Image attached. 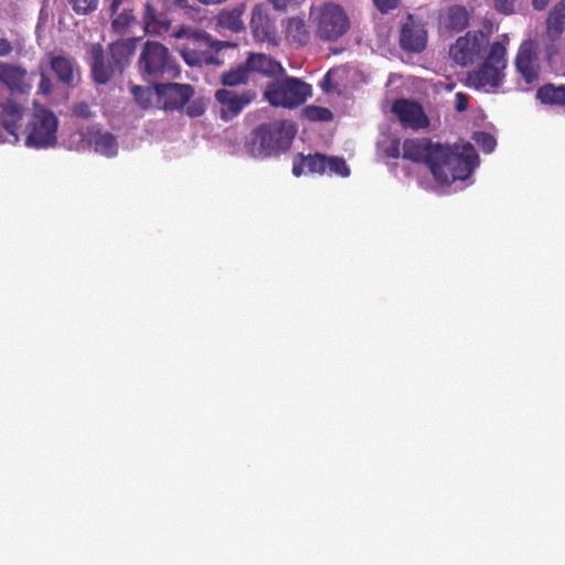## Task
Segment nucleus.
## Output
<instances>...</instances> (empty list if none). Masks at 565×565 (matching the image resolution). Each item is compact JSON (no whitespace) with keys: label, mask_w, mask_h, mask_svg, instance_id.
<instances>
[{"label":"nucleus","mask_w":565,"mask_h":565,"mask_svg":"<svg viewBox=\"0 0 565 565\" xmlns=\"http://www.w3.org/2000/svg\"><path fill=\"white\" fill-rule=\"evenodd\" d=\"M23 117V107L14 99H8L0 113V122L6 131L18 140L19 124Z\"/></svg>","instance_id":"393cba45"},{"label":"nucleus","mask_w":565,"mask_h":565,"mask_svg":"<svg viewBox=\"0 0 565 565\" xmlns=\"http://www.w3.org/2000/svg\"><path fill=\"white\" fill-rule=\"evenodd\" d=\"M545 55L548 61L553 58V56L557 53V47L555 45V42L550 41L548 44L545 45Z\"/></svg>","instance_id":"8fccbe9b"},{"label":"nucleus","mask_w":565,"mask_h":565,"mask_svg":"<svg viewBox=\"0 0 565 565\" xmlns=\"http://www.w3.org/2000/svg\"><path fill=\"white\" fill-rule=\"evenodd\" d=\"M469 19L466 7L454 4L439 14V28L449 33H458L469 26Z\"/></svg>","instance_id":"412c9836"},{"label":"nucleus","mask_w":565,"mask_h":565,"mask_svg":"<svg viewBox=\"0 0 565 565\" xmlns=\"http://www.w3.org/2000/svg\"><path fill=\"white\" fill-rule=\"evenodd\" d=\"M136 22V17L131 7H125L120 13L111 20V30L118 35L127 33L129 28Z\"/></svg>","instance_id":"2f4dec72"},{"label":"nucleus","mask_w":565,"mask_h":565,"mask_svg":"<svg viewBox=\"0 0 565 565\" xmlns=\"http://www.w3.org/2000/svg\"><path fill=\"white\" fill-rule=\"evenodd\" d=\"M488 41L482 32L479 34L467 32L450 46L451 58L460 66H468L480 58Z\"/></svg>","instance_id":"f8f14e48"},{"label":"nucleus","mask_w":565,"mask_h":565,"mask_svg":"<svg viewBox=\"0 0 565 565\" xmlns=\"http://www.w3.org/2000/svg\"><path fill=\"white\" fill-rule=\"evenodd\" d=\"M245 61L250 75L258 74L263 77L277 79L286 73L279 61L265 53L249 52Z\"/></svg>","instance_id":"a211bd4d"},{"label":"nucleus","mask_w":565,"mask_h":565,"mask_svg":"<svg viewBox=\"0 0 565 565\" xmlns=\"http://www.w3.org/2000/svg\"><path fill=\"white\" fill-rule=\"evenodd\" d=\"M58 118L45 106L34 102L33 113L25 126V146L46 149L57 143Z\"/></svg>","instance_id":"423d86ee"},{"label":"nucleus","mask_w":565,"mask_h":565,"mask_svg":"<svg viewBox=\"0 0 565 565\" xmlns=\"http://www.w3.org/2000/svg\"><path fill=\"white\" fill-rule=\"evenodd\" d=\"M518 0H493L494 9L504 15H510L515 12V3Z\"/></svg>","instance_id":"58836bf2"},{"label":"nucleus","mask_w":565,"mask_h":565,"mask_svg":"<svg viewBox=\"0 0 565 565\" xmlns=\"http://www.w3.org/2000/svg\"><path fill=\"white\" fill-rule=\"evenodd\" d=\"M311 95V86L299 78L286 77L268 84L264 97L275 107L296 108Z\"/></svg>","instance_id":"6e6552de"},{"label":"nucleus","mask_w":565,"mask_h":565,"mask_svg":"<svg viewBox=\"0 0 565 565\" xmlns=\"http://www.w3.org/2000/svg\"><path fill=\"white\" fill-rule=\"evenodd\" d=\"M131 94L135 102L142 108L148 109L153 105V96H156L154 87H143L139 85H132Z\"/></svg>","instance_id":"473e14b6"},{"label":"nucleus","mask_w":565,"mask_h":565,"mask_svg":"<svg viewBox=\"0 0 565 565\" xmlns=\"http://www.w3.org/2000/svg\"><path fill=\"white\" fill-rule=\"evenodd\" d=\"M94 150L106 157H115L118 151V143L110 132H96L92 139Z\"/></svg>","instance_id":"7c9ffc66"},{"label":"nucleus","mask_w":565,"mask_h":565,"mask_svg":"<svg viewBox=\"0 0 565 565\" xmlns=\"http://www.w3.org/2000/svg\"><path fill=\"white\" fill-rule=\"evenodd\" d=\"M53 93V83L50 76L44 72L40 71V83L38 86V94L49 96Z\"/></svg>","instance_id":"ea45409f"},{"label":"nucleus","mask_w":565,"mask_h":565,"mask_svg":"<svg viewBox=\"0 0 565 565\" xmlns=\"http://www.w3.org/2000/svg\"><path fill=\"white\" fill-rule=\"evenodd\" d=\"M286 38L290 43L305 46L310 42L311 33L306 20L301 17H292L286 23Z\"/></svg>","instance_id":"cd10ccee"},{"label":"nucleus","mask_w":565,"mask_h":565,"mask_svg":"<svg viewBox=\"0 0 565 565\" xmlns=\"http://www.w3.org/2000/svg\"><path fill=\"white\" fill-rule=\"evenodd\" d=\"M28 70L19 63L0 61V84L12 93L28 94L31 84Z\"/></svg>","instance_id":"2eb2a0df"},{"label":"nucleus","mask_w":565,"mask_h":565,"mask_svg":"<svg viewBox=\"0 0 565 565\" xmlns=\"http://www.w3.org/2000/svg\"><path fill=\"white\" fill-rule=\"evenodd\" d=\"M92 78L99 85L109 83L118 71L110 56L108 57L103 45L92 44L89 47Z\"/></svg>","instance_id":"dca6fc26"},{"label":"nucleus","mask_w":565,"mask_h":565,"mask_svg":"<svg viewBox=\"0 0 565 565\" xmlns=\"http://www.w3.org/2000/svg\"><path fill=\"white\" fill-rule=\"evenodd\" d=\"M309 19L316 38L322 42H335L350 29V19L345 10L334 2L312 6Z\"/></svg>","instance_id":"39448f33"},{"label":"nucleus","mask_w":565,"mask_h":565,"mask_svg":"<svg viewBox=\"0 0 565 565\" xmlns=\"http://www.w3.org/2000/svg\"><path fill=\"white\" fill-rule=\"evenodd\" d=\"M162 8L169 12L182 10L188 15H194L198 12L189 0H163Z\"/></svg>","instance_id":"c9c22d12"},{"label":"nucleus","mask_w":565,"mask_h":565,"mask_svg":"<svg viewBox=\"0 0 565 565\" xmlns=\"http://www.w3.org/2000/svg\"><path fill=\"white\" fill-rule=\"evenodd\" d=\"M214 97L220 107V118L227 122L248 107L257 98V93L252 88L236 92L223 87L215 92Z\"/></svg>","instance_id":"1a4fd4ad"},{"label":"nucleus","mask_w":565,"mask_h":565,"mask_svg":"<svg viewBox=\"0 0 565 565\" xmlns=\"http://www.w3.org/2000/svg\"><path fill=\"white\" fill-rule=\"evenodd\" d=\"M249 81L250 73L246 61L232 66L220 75V82L225 88L246 85Z\"/></svg>","instance_id":"c85d7f7f"},{"label":"nucleus","mask_w":565,"mask_h":565,"mask_svg":"<svg viewBox=\"0 0 565 565\" xmlns=\"http://www.w3.org/2000/svg\"><path fill=\"white\" fill-rule=\"evenodd\" d=\"M518 75L526 85H534L540 79L541 64L536 43L526 40L519 46L514 58Z\"/></svg>","instance_id":"9b49d317"},{"label":"nucleus","mask_w":565,"mask_h":565,"mask_svg":"<svg viewBox=\"0 0 565 565\" xmlns=\"http://www.w3.org/2000/svg\"><path fill=\"white\" fill-rule=\"evenodd\" d=\"M73 113L76 117L83 118V119H88L93 115L89 105L84 102L74 105Z\"/></svg>","instance_id":"c03bdc74"},{"label":"nucleus","mask_w":565,"mask_h":565,"mask_svg":"<svg viewBox=\"0 0 565 565\" xmlns=\"http://www.w3.org/2000/svg\"><path fill=\"white\" fill-rule=\"evenodd\" d=\"M426 45L427 31L424 23L408 13L401 26L399 46L405 52L420 53L426 49Z\"/></svg>","instance_id":"ddd939ff"},{"label":"nucleus","mask_w":565,"mask_h":565,"mask_svg":"<svg viewBox=\"0 0 565 565\" xmlns=\"http://www.w3.org/2000/svg\"><path fill=\"white\" fill-rule=\"evenodd\" d=\"M296 134V125L289 120L260 124L250 132L249 151L260 158L278 156L290 148Z\"/></svg>","instance_id":"7ed1b4c3"},{"label":"nucleus","mask_w":565,"mask_h":565,"mask_svg":"<svg viewBox=\"0 0 565 565\" xmlns=\"http://www.w3.org/2000/svg\"><path fill=\"white\" fill-rule=\"evenodd\" d=\"M536 98L545 105L565 106V85L545 84L537 89Z\"/></svg>","instance_id":"c756f323"},{"label":"nucleus","mask_w":565,"mask_h":565,"mask_svg":"<svg viewBox=\"0 0 565 565\" xmlns=\"http://www.w3.org/2000/svg\"><path fill=\"white\" fill-rule=\"evenodd\" d=\"M305 117L310 121H331L333 119V114L330 109L326 107L309 105L303 108Z\"/></svg>","instance_id":"72a5a7b5"},{"label":"nucleus","mask_w":565,"mask_h":565,"mask_svg":"<svg viewBox=\"0 0 565 565\" xmlns=\"http://www.w3.org/2000/svg\"><path fill=\"white\" fill-rule=\"evenodd\" d=\"M50 66L61 83L68 87L75 85L74 65L65 55L49 54Z\"/></svg>","instance_id":"bb28decb"},{"label":"nucleus","mask_w":565,"mask_h":565,"mask_svg":"<svg viewBox=\"0 0 565 565\" xmlns=\"http://www.w3.org/2000/svg\"><path fill=\"white\" fill-rule=\"evenodd\" d=\"M246 9L245 3H241L231 9H223L216 17V25L221 30H227L233 33H239L245 29L242 19Z\"/></svg>","instance_id":"a878e982"},{"label":"nucleus","mask_w":565,"mask_h":565,"mask_svg":"<svg viewBox=\"0 0 565 565\" xmlns=\"http://www.w3.org/2000/svg\"><path fill=\"white\" fill-rule=\"evenodd\" d=\"M142 21L146 32L157 35L168 32L171 25L167 14L159 12L149 0L145 3Z\"/></svg>","instance_id":"b1692460"},{"label":"nucleus","mask_w":565,"mask_h":565,"mask_svg":"<svg viewBox=\"0 0 565 565\" xmlns=\"http://www.w3.org/2000/svg\"><path fill=\"white\" fill-rule=\"evenodd\" d=\"M172 36L182 41L177 49L184 62L190 66L222 64L215 54L222 47L230 45L226 42L214 41L210 34L203 30L185 25L174 31Z\"/></svg>","instance_id":"f03ea898"},{"label":"nucleus","mask_w":565,"mask_h":565,"mask_svg":"<svg viewBox=\"0 0 565 565\" xmlns=\"http://www.w3.org/2000/svg\"><path fill=\"white\" fill-rule=\"evenodd\" d=\"M508 35L503 34L501 40L490 44L489 52L480 66L468 73L467 85L486 92L494 90L502 85L504 71L508 66L507 45Z\"/></svg>","instance_id":"20e7f679"},{"label":"nucleus","mask_w":565,"mask_h":565,"mask_svg":"<svg viewBox=\"0 0 565 565\" xmlns=\"http://www.w3.org/2000/svg\"><path fill=\"white\" fill-rule=\"evenodd\" d=\"M204 104L200 100H194L190 103L189 106L186 107V114L193 118L202 116L204 114Z\"/></svg>","instance_id":"a18cd8bd"},{"label":"nucleus","mask_w":565,"mask_h":565,"mask_svg":"<svg viewBox=\"0 0 565 565\" xmlns=\"http://www.w3.org/2000/svg\"><path fill=\"white\" fill-rule=\"evenodd\" d=\"M439 142H433L428 138H408L403 142L402 157L412 162L426 163L430 169Z\"/></svg>","instance_id":"f3484780"},{"label":"nucleus","mask_w":565,"mask_h":565,"mask_svg":"<svg viewBox=\"0 0 565 565\" xmlns=\"http://www.w3.org/2000/svg\"><path fill=\"white\" fill-rule=\"evenodd\" d=\"M384 154L391 159H397L401 157V142L399 139H393L390 145L384 148Z\"/></svg>","instance_id":"79ce46f5"},{"label":"nucleus","mask_w":565,"mask_h":565,"mask_svg":"<svg viewBox=\"0 0 565 565\" xmlns=\"http://www.w3.org/2000/svg\"><path fill=\"white\" fill-rule=\"evenodd\" d=\"M456 110L462 113L468 108V97L465 93L458 92L455 95Z\"/></svg>","instance_id":"49530a36"},{"label":"nucleus","mask_w":565,"mask_h":565,"mask_svg":"<svg viewBox=\"0 0 565 565\" xmlns=\"http://www.w3.org/2000/svg\"><path fill=\"white\" fill-rule=\"evenodd\" d=\"M375 7L382 13H387L397 8L399 0H373Z\"/></svg>","instance_id":"37998d69"},{"label":"nucleus","mask_w":565,"mask_h":565,"mask_svg":"<svg viewBox=\"0 0 565 565\" xmlns=\"http://www.w3.org/2000/svg\"><path fill=\"white\" fill-rule=\"evenodd\" d=\"M305 0H268L273 8L277 11L285 12L292 6H298Z\"/></svg>","instance_id":"a19ab883"},{"label":"nucleus","mask_w":565,"mask_h":565,"mask_svg":"<svg viewBox=\"0 0 565 565\" xmlns=\"http://www.w3.org/2000/svg\"><path fill=\"white\" fill-rule=\"evenodd\" d=\"M77 14H88L97 10L98 0H67Z\"/></svg>","instance_id":"4c0bfd02"},{"label":"nucleus","mask_w":565,"mask_h":565,"mask_svg":"<svg viewBox=\"0 0 565 565\" xmlns=\"http://www.w3.org/2000/svg\"><path fill=\"white\" fill-rule=\"evenodd\" d=\"M473 140L486 153L492 152L497 146L495 138L486 131L475 132Z\"/></svg>","instance_id":"e433bc0d"},{"label":"nucleus","mask_w":565,"mask_h":565,"mask_svg":"<svg viewBox=\"0 0 565 565\" xmlns=\"http://www.w3.org/2000/svg\"><path fill=\"white\" fill-rule=\"evenodd\" d=\"M13 52V44L4 38H0V57L9 56Z\"/></svg>","instance_id":"de8ad7c7"},{"label":"nucleus","mask_w":565,"mask_h":565,"mask_svg":"<svg viewBox=\"0 0 565 565\" xmlns=\"http://www.w3.org/2000/svg\"><path fill=\"white\" fill-rule=\"evenodd\" d=\"M430 172L440 184L466 180L478 166L479 156L470 142L451 146L438 145Z\"/></svg>","instance_id":"f257e3e1"},{"label":"nucleus","mask_w":565,"mask_h":565,"mask_svg":"<svg viewBox=\"0 0 565 565\" xmlns=\"http://www.w3.org/2000/svg\"><path fill=\"white\" fill-rule=\"evenodd\" d=\"M156 106L163 110H178L183 108L194 95L190 84L158 83L154 85Z\"/></svg>","instance_id":"9d476101"},{"label":"nucleus","mask_w":565,"mask_h":565,"mask_svg":"<svg viewBox=\"0 0 565 565\" xmlns=\"http://www.w3.org/2000/svg\"><path fill=\"white\" fill-rule=\"evenodd\" d=\"M131 7L130 0H110L109 10L111 15H115L120 8Z\"/></svg>","instance_id":"09e8293b"},{"label":"nucleus","mask_w":565,"mask_h":565,"mask_svg":"<svg viewBox=\"0 0 565 565\" xmlns=\"http://www.w3.org/2000/svg\"><path fill=\"white\" fill-rule=\"evenodd\" d=\"M249 24L256 41L271 42L275 39V25L263 4H257L253 8Z\"/></svg>","instance_id":"6ab92c4d"},{"label":"nucleus","mask_w":565,"mask_h":565,"mask_svg":"<svg viewBox=\"0 0 565 565\" xmlns=\"http://www.w3.org/2000/svg\"><path fill=\"white\" fill-rule=\"evenodd\" d=\"M139 70L143 77L158 79L167 76L175 78L180 70L169 50L157 41H147L138 60Z\"/></svg>","instance_id":"0eeeda50"},{"label":"nucleus","mask_w":565,"mask_h":565,"mask_svg":"<svg viewBox=\"0 0 565 565\" xmlns=\"http://www.w3.org/2000/svg\"><path fill=\"white\" fill-rule=\"evenodd\" d=\"M550 0H532L533 9L536 11H543L547 8Z\"/></svg>","instance_id":"3c124183"},{"label":"nucleus","mask_w":565,"mask_h":565,"mask_svg":"<svg viewBox=\"0 0 565 565\" xmlns=\"http://www.w3.org/2000/svg\"><path fill=\"white\" fill-rule=\"evenodd\" d=\"M327 160L328 156L320 152L307 156L299 152L292 161V173L298 178L302 175L305 167H307L310 173L323 174L327 171Z\"/></svg>","instance_id":"4be33fe9"},{"label":"nucleus","mask_w":565,"mask_h":565,"mask_svg":"<svg viewBox=\"0 0 565 565\" xmlns=\"http://www.w3.org/2000/svg\"><path fill=\"white\" fill-rule=\"evenodd\" d=\"M327 170L330 173H334L342 178H347L350 175V168L348 167L345 160L341 157L328 156L327 160Z\"/></svg>","instance_id":"f704fd0d"},{"label":"nucleus","mask_w":565,"mask_h":565,"mask_svg":"<svg viewBox=\"0 0 565 565\" xmlns=\"http://www.w3.org/2000/svg\"><path fill=\"white\" fill-rule=\"evenodd\" d=\"M545 25V36L548 41H558L565 32V0H559L552 7L546 17Z\"/></svg>","instance_id":"5701e85b"},{"label":"nucleus","mask_w":565,"mask_h":565,"mask_svg":"<svg viewBox=\"0 0 565 565\" xmlns=\"http://www.w3.org/2000/svg\"><path fill=\"white\" fill-rule=\"evenodd\" d=\"M392 111L405 128L418 130L429 125V119L423 106L417 102L405 98L396 99L392 105Z\"/></svg>","instance_id":"4468645a"},{"label":"nucleus","mask_w":565,"mask_h":565,"mask_svg":"<svg viewBox=\"0 0 565 565\" xmlns=\"http://www.w3.org/2000/svg\"><path fill=\"white\" fill-rule=\"evenodd\" d=\"M139 38L120 39L108 45L109 56L119 74L130 64Z\"/></svg>","instance_id":"aec40b11"}]
</instances>
